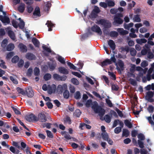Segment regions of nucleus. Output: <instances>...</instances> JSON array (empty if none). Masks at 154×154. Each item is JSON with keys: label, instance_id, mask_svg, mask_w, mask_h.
Returning a JSON list of instances; mask_svg holds the SVG:
<instances>
[{"label": "nucleus", "instance_id": "obj_1", "mask_svg": "<svg viewBox=\"0 0 154 154\" xmlns=\"http://www.w3.org/2000/svg\"><path fill=\"white\" fill-rule=\"evenodd\" d=\"M91 104V108L93 109L94 112L98 114L99 116L102 117L105 113V111L101 106L98 105L96 101L92 102L91 100H88L86 103V105L87 107L90 106Z\"/></svg>", "mask_w": 154, "mask_h": 154}, {"label": "nucleus", "instance_id": "obj_2", "mask_svg": "<svg viewBox=\"0 0 154 154\" xmlns=\"http://www.w3.org/2000/svg\"><path fill=\"white\" fill-rule=\"evenodd\" d=\"M96 23L102 25L104 27L103 31L104 35H107V32H106V28H110L111 27V23L108 20L104 19H100L97 21Z\"/></svg>", "mask_w": 154, "mask_h": 154}, {"label": "nucleus", "instance_id": "obj_3", "mask_svg": "<svg viewBox=\"0 0 154 154\" xmlns=\"http://www.w3.org/2000/svg\"><path fill=\"white\" fill-rule=\"evenodd\" d=\"M122 17L123 15L121 13L116 14L114 16L113 24L117 25V24H122L123 22V20L121 18Z\"/></svg>", "mask_w": 154, "mask_h": 154}, {"label": "nucleus", "instance_id": "obj_4", "mask_svg": "<svg viewBox=\"0 0 154 154\" xmlns=\"http://www.w3.org/2000/svg\"><path fill=\"white\" fill-rule=\"evenodd\" d=\"M67 88V86L66 84H64L63 85H59L57 88V92L58 94H62L64 91H65Z\"/></svg>", "mask_w": 154, "mask_h": 154}, {"label": "nucleus", "instance_id": "obj_5", "mask_svg": "<svg viewBox=\"0 0 154 154\" xmlns=\"http://www.w3.org/2000/svg\"><path fill=\"white\" fill-rule=\"evenodd\" d=\"M153 71H154V63L151 65V67L148 71L147 74L146 75V79L148 81H149L151 79V74Z\"/></svg>", "mask_w": 154, "mask_h": 154}, {"label": "nucleus", "instance_id": "obj_6", "mask_svg": "<svg viewBox=\"0 0 154 154\" xmlns=\"http://www.w3.org/2000/svg\"><path fill=\"white\" fill-rule=\"evenodd\" d=\"M91 30L94 32L97 33L100 35L102 34V32L100 27L97 25H94L91 27Z\"/></svg>", "mask_w": 154, "mask_h": 154}, {"label": "nucleus", "instance_id": "obj_7", "mask_svg": "<svg viewBox=\"0 0 154 154\" xmlns=\"http://www.w3.org/2000/svg\"><path fill=\"white\" fill-rule=\"evenodd\" d=\"M116 69L119 71L123 70L124 69V63L121 60H119L117 63H116Z\"/></svg>", "mask_w": 154, "mask_h": 154}, {"label": "nucleus", "instance_id": "obj_8", "mask_svg": "<svg viewBox=\"0 0 154 154\" xmlns=\"http://www.w3.org/2000/svg\"><path fill=\"white\" fill-rule=\"evenodd\" d=\"M56 88L55 85L53 84L51 85H48V93L49 94L54 93Z\"/></svg>", "mask_w": 154, "mask_h": 154}, {"label": "nucleus", "instance_id": "obj_9", "mask_svg": "<svg viewBox=\"0 0 154 154\" xmlns=\"http://www.w3.org/2000/svg\"><path fill=\"white\" fill-rule=\"evenodd\" d=\"M26 95L29 97H32L34 95L33 91L31 87H29L26 89Z\"/></svg>", "mask_w": 154, "mask_h": 154}, {"label": "nucleus", "instance_id": "obj_10", "mask_svg": "<svg viewBox=\"0 0 154 154\" xmlns=\"http://www.w3.org/2000/svg\"><path fill=\"white\" fill-rule=\"evenodd\" d=\"M20 50L22 52H26L27 51V47L26 45L23 43H20L18 45Z\"/></svg>", "mask_w": 154, "mask_h": 154}, {"label": "nucleus", "instance_id": "obj_11", "mask_svg": "<svg viewBox=\"0 0 154 154\" xmlns=\"http://www.w3.org/2000/svg\"><path fill=\"white\" fill-rule=\"evenodd\" d=\"M26 119L29 122H31L32 121H37L36 119L35 116L32 114H31L29 115H28L26 117Z\"/></svg>", "mask_w": 154, "mask_h": 154}, {"label": "nucleus", "instance_id": "obj_12", "mask_svg": "<svg viewBox=\"0 0 154 154\" xmlns=\"http://www.w3.org/2000/svg\"><path fill=\"white\" fill-rule=\"evenodd\" d=\"M153 96V92L152 91H149L147 93L146 98L148 101L152 102L153 101L152 99Z\"/></svg>", "mask_w": 154, "mask_h": 154}, {"label": "nucleus", "instance_id": "obj_13", "mask_svg": "<svg viewBox=\"0 0 154 154\" xmlns=\"http://www.w3.org/2000/svg\"><path fill=\"white\" fill-rule=\"evenodd\" d=\"M26 58L29 60H34L36 58V57L33 54L31 53H28L25 56Z\"/></svg>", "mask_w": 154, "mask_h": 154}, {"label": "nucleus", "instance_id": "obj_14", "mask_svg": "<svg viewBox=\"0 0 154 154\" xmlns=\"http://www.w3.org/2000/svg\"><path fill=\"white\" fill-rule=\"evenodd\" d=\"M58 70L61 73L67 75L69 73L68 70L65 68L63 67H60L58 68Z\"/></svg>", "mask_w": 154, "mask_h": 154}, {"label": "nucleus", "instance_id": "obj_15", "mask_svg": "<svg viewBox=\"0 0 154 154\" xmlns=\"http://www.w3.org/2000/svg\"><path fill=\"white\" fill-rule=\"evenodd\" d=\"M0 20L4 23L8 24L10 23L9 19L6 17L0 16Z\"/></svg>", "mask_w": 154, "mask_h": 154}, {"label": "nucleus", "instance_id": "obj_16", "mask_svg": "<svg viewBox=\"0 0 154 154\" xmlns=\"http://www.w3.org/2000/svg\"><path fill=\"white\" fill-rule=\"evenodd\" d=\"M40 121L42 122H45L47 121L45 115L43 113H39L38 115Z\"/></svg>", "mask_w": 154, "mask_h": 154}, {"label": "nucleus", "instance_id": "obj_17", "mask_svg": "<svg viewBox=\"0 0 154 154\" xmlns=\"http://www.w3.org/2000/svg\"><path fill=\"white\" fill-rule=\"evenodd\" d=\"M108 44L112 50H114L116 48V45L114 42L112 40H109L108 42Z\"/></svg>", "mask_w": 154, "mask_h": 154}, {"label": "nucleus", "instance_id": "obj_18", "mask_svg": "<svg viewBox=\"0 0 154 154\" xmlns=\"http://www.w3.org/2000/svg\"><path fill=\"white\" fill-rule=\"evenodd\" d=\"M100 11V10L99 8L97 6H95L91 13V15L93 16L94 15V16L95 17L96 16V14L98 13Z\"/></svg>", "mask_w": 154, "mask_h": 154}, {"label": "nucleus", "instance_id": "obj_19", "mask_svg": "<svg viewBox=\"0 0 154 154\" xmlns=\"http://www.w3.org/2000/svg\"><path fill=\"white\" fill-rule=\"evenodd\" d=\"M46 25H47L48 28V31H51L52 30V28L54 27V24L51 21H47Z\"/></svg>", "mask_w": 154, "mask_h": 154}, {"label": "nucleus", "instance_id": "obj_20", "mask_svg": "<svg viewBox=\"0 0 154 154\" xmlns=\"http://www.w3.org/2000/svg\"><path fill=\"white\" fill-rule=\"evenodd\" d=\"M32 42L35 46L37 48H39L40 46V42L36 38H33L32 39Z\"/></svg>", "mask_w": 154, "mask_h": 154}, {"label": "nucleus", "instance_id": "obj_21", "mask_svg": "<svg viewBox=\"0 0 154 154\" xmlns=\"http://www.w3.org/2000/svg\"><path fill=\"white\" fill-rule=\"evenodd\" d=\"M111 64V62L109 59H106L102 62L101 65L102 67Z\"/></svg>", "mask_w": 154, "mask_h": 154}, {"label": "nucleus", "instance_id": "obj_22", "mask_svg": "<svg viewBox=\"0 0 154 154\" xmlns=\"http://www.w3.org/2000/svg\"><path fill=\"white\" fill-rule=\"evenodd\" d=\"M33 15L34 16H40V8L38 7H36L33 12Z\"/></svg>", "mask_w": 154, "mask_h": 154}, {"label": "nucleus", "instance_id": "obj_23", "mask_svg": "<svg viewBox=\"0 0 154 154\" xmlns=\"http://www.w3.org/2000/svg\"><path fill=\"white\" fill-rule=\"evenodd\" d=\"M10 150L14 154H18L20 151L18 149H16L14 147L11 146L10 147Z\"/></svg>", "mask_w": 154, "mask_h": 154}, {"label": "nucleus", "instance_id": "obj_24", "mask_svg": "<svg viewBox=\"0 0 154 154\" xmlns=\"http://www.w3.org/2000/svg\"><path fill=\"white\" fill-rule=\"evenodd\" d=\"M8 35L10 38L13 40L15 39V34L14 32L11 30H9L8 32Z\"/></svg>", "mask_w": 154, "mask_h": 154}, {"label": "nucleus", "instance_id": "obj_25", "mask_svg": "<svg viewBox=\"0 0 154 154\" xmlns=\"http://www.w3.org/2000/svg\"><path fill=\"white\" fill-rule=\"evenodd\" d=\"M51 6V4L49 2H48L46 3L45 6L44 8V10L45 11H48L50 9Z\"/></svg>", "mask_w": 154, "mask_h": 154}, {"label": "nucleus", "instance_id": "obj_26", "mask_svg": "<svg viewBox=\"0 0 154 154\" xmlns=\"http://www.w3.org/2000/svg\"><path fill=\"white\" fill-rule=\"evenodd\" d=\"M117 31L122 35H126L128 33V31L124 30L123 29H118Z\"/></svg>", "mask_w": 154, "mask_h": 154}, {"label": "nucleus", "instance_id": "obj_27", "mask_svg": "<svg viewBox=\"0 0 154 154\" xmlns=\"http://www.w3.org/2000/svg\"><path fill=\"white\" fill-rule=\"evenodd\" d=\"M133 21L134 22H140L141 21V20L139 17V16L137 14L134 15L133 18Z\"/></svg>", "mask_w": 154, "mask_h": 154}, {"label": "nucleus", "instance_id": "obj_28", "mask_svg": "<svg viewBox=\"0 0 154 154\" xmlns=\"http://www.w3.org/2000/svg\"><path fill=\"white\" fill-rule=\"evenodd\" d=\"M106 2L107 3V5L109 7H113L115 5L114 2L111 0H106Z\"/></svg>", "mask_w": 154, "mask_h": 154}, {"label": "nucleus", "instance_id": "obj_29", "mask_svg": "<svg viewBox=\"0 0 154 154\" xmlns=\"http://www.w3.org/2000/svg\"><path fill=\"white\" fill-rule=\"evenodd\" d=\"M102 136L103 139L105 140H106L109 138L108 134L106 132H103L102 133Z\"/></svg>", "mask_w": 154, "mask_h": 154}, {"label": "nucleus", "instance_id": "obj_30", "mask_svg": "<svg viewBox=\"0 0 154 154\" xmlns=\"http://www.w3.org/2000/svg\"><path fill=\"white\" fill-rule=\"evenodd\" d=\"M25 8V5L24 4H21L18 8L19 11L20 12H23Z\"/></svg>", "mask_w": 154, "mask_h": 154}, {"label": "nucleus", "instance_id": "obj_31", "mask_svg": "<svg viewBox=\"0 0 154 154\" xmlns=\"http://www.w3.org/2000/svg\"><path fill=\"white\" fill-rule=\"evenodd\" d=\"M10 80L13 82L15 84H17L18 83L17 79H16V76L15 75H13L10 77Z\"/></svg>", "mask_w": 154, "mask_h": 154}, {"label": "nucleus", "instance_id": "obj_32", "mask_svg": "<svg viewBox=\"0 0 154 154\" xmlns=\"http://www.w3.org/2000/svg\"><path fill=\"white\" fill-rule=\"evenodd\" d=\"M104 119L106 122L109 123L111 122V117L108 115H106L104 116Z\"/></svg>", "mask_w": 154, "mask_h": 154}, {"label": "nucleus", "instance_id": "obj_33", "mask_svg": "<svg viewBox=\"0 0 154 154\" xmlns=\"http://www.w3.org/2000/svg\"><path fill=\"white\" fill-rule=\"evenodd\" d=\"M57 60L60 63L63 64H65L66 63L65 59L61 56L58 57Z\"/></svg>", "mask_w": 154, "mask_h": 154}, {"label": "nucleus", "instance_id": "obj_34", "mask_svg": "<svg viewBox=\"0 0 154 154\" xmlns=\"http://www.w3.org/2000/svg\"><path fill=\"white\" fill-rule=\"evenodd\" d=\"M14 45L12 43L9 44L7 47V49L8 51H11L14 49Z\"/></svg>", "mask_w": 154, "mask_h": 154}, {"label": "nucleus", "instance_id": "obj_35", "mask_svg": "<svg viewBox=\"0 0 154 154\" xmlns=\"http://www.w3.org/2000/svg\"><path fill=\"white\" fill-rule=\"evenodd\" d=\"M136 42L139 44H142V43H144L147 42V40L145 39H137Z\"/></svg>", "mask_w": 154, "mask_h": 154}, {"label": "nucleus", "instance_id": "obj_36", "mask_svg": "<svg viewBox=\"0 0 154 154\" xmlns=\"http://www.w3.org/2000/svg\"><path fill=\"white\" fill-rule=\"evenodd\" d=\"M81 113L79 109H77L73 113V115L75 116L78 117L80 115Z\"/></svg>", "mask_w": 154, "mask_h": 154}, {"label": "nucleus", "instance_id": "obj_37", "mask_svg": "<svg viewBox=\"0 0 154 154\" xmlns=\"http://www.w3.org/2000/svg\"><path fill=\"white\" fill-rule=\"evenodd\" d=\"M67 64L71 69H72L74 70H76V67L72 63L67 61ZM77 70H78V69H77Z\"/></svg>", "mask_w": 154, "mask_h": 154}, {"label": "nucleus", "instance_id": "obj_38", "mask_svg": "<svg viewBox=\"0 0 154 154\" xmlns=\"http://www.w3.org/2000/svg\"><path fill=\"white\" fill-rule=\"evenodd\" d=\"M125 125L129 128H131L132 125L131 122L128 120H125L124 122Z\"/></svg>", "mask_w": 154, "mask_h": 154}, {"label": "nucleus", "instance_id": "obj_39", "mask_svg": "<svg viewBox=\"0 0 154 154\" xmlns=\"http://www.w3.org/2000/svg\"><path fill=\"white\" fill-rule=\"evenodd\" d=\"M134 25V23H131L128 24H124V26L125 29L129 30L131 27H132Z\"/></svg>", "mask_w": 154, "mask_h": 154}, {"label": "nucleus", "instance_id": "obj_40", "mask_svg": "<svg viewBox=\"0 0 154 154\" xmlns=\"http://www.w3.org/2000/svg\"><path fill=\"white\" fill-rule=\"evenodd\" d=\"M81 94L79 91L76 92L74 94V97L77 100L80 99L81 97Z\"/></svg>", "mask_w": 154, "mask_h": 154}, {"label": "nucleus", "instance_id": "obj_41", "mask_svg": "<svg viewBox=\"0 0 154 154\" xmlns=\"http://www.w3.org/2000/svg\"><path fill=\"white\" fill-rule=\"evenodd\" d=\"M17 90L19 93L23 95H26V91H25L22 89L20 88H17Z\"/></svg>", "mask_w": 154, "mask_h": 154}, {"label": "nucleus", "instance_id": "obj_42", "mask_svg": "<svg viewBox=\"0 0 154 154\" xmlns=\"http://www.w3.org/2000/svg\"><path fill=\"white\" fill-rule=\"evenodd\" d=\"M109 35L111 37H117L118 36V34L117 32L113 31L110 32Z\"/></svg>", "mask_w": 154, "mask_h": 154}, {"label": "nucleus", "instance_id": "obj_43", "mask_svg": "<svg viewBox=\"0 0 154 154\" xmlns=\"http://www.w3.org/2000/svg\"><path fill=\"white\" fill-rule=\"evenodd\" d=\"M62 134L64 136V137L67 140L71 139V137L70 135L65 132H62Z\"/></svg>", "mask_w": 154, "mask_h": 154}, {"label": "nucleus", "instance_id": "obj_44", "mask_svg": "<svg viewBox=\"0 0 154 154\" xmlns=\"http://www.w3.org/2000/svg\"><path fill=\"white\" fill-rule=\"evenodd\" d=\"M129 133L128 130L126 129H124L123 131L122 135L126 137L128 136Z\"/></svg>", "mask_w": 154, "mask_h": 154}, {"label": "nucleus", "instance_id": "obj_45", "mask_svg": "<svg viewBox=\"0 0 154 154\" xmlns=\"http://www.w3.org/2000/svg\"><path fill=\"white\" fill-rule=\"evenodd\" d=\"M130 53L131 55L132 56H134L136 54V51L134 48H131L130 50Z\"/></svg>", "mask_w": 154, "mask_h": 154}, {"label": "nucleus", "instance_id": "obj_46", "mask_svg": "<svg viewBox=\"0 0 154 154\" xmlns=\"http://www.w3.org/2000/svg\"><path fill=\"white\" fill-rule=\"evenodd\" d=\"M19 60V57L17 56H14L12 59L11 61L14 63H16Z\"/></svg>", "mask_w": 154, "mask_h": 154}, {"label": "nucleus", "instance_id": "obj_47", "mask_svg": "<svg viewBox=\"0 0 154 154\" xmlns=\"http://www.w3.org/2000/svg\"><path fill=\"white\" fill-rule=\"evenodd\" d=\"M63 95L65 98L66 99L68 98L69 97V91L66 90L64 92Z\"/></svg>", "mask_w": 154, "mask_h": 154}, {"label": "nucleus", "instance_id": "obj_48", "mask_svg": "<svg viewBox=\"0 0 154 154\" xmlns=\"http://www.w3.org/2000/svg\"><path fill=\"white\" fill-rule=\"evenodd\" d=\"M147 70V69H146V70H143L142 69L139 72L138 74V76L140 77H142L143 75L146 73V71Z\"/></svg>", "mask_w": 154, "mask_h": 154}, {"label": "nucleus", "instance_id": "obj_49", "mask_svg": "<svg viewBox=\"0 0 154 154\" xmlns=\"http://www.w3.org/2000/svg\"><path fill=\"white\" fill-rule=\"evenodd\" d=\"M71 82L74 84L76 85H78L79 84V82L78 80L75 78H73L71 79Z\"/></svg>", "mask_w": 154, "mask_h": 154}, {"label": "nucleus", "instance_id": "obj_50", "mask_svg": "<svg viewBox=\"0 0 154 154\" xmlns=\"http://www.w3.org/2000/svg\"><path fill=\"white\" fill-rule=\"evenodd\" d=\"M39 69L38 68L35 67L34 70V74L35 76L38 75L39 74Z\"/></svg>", "mask_w": 154, "mask_h": 154}, {"label": "nucleus", "instance_id": "obj_51", "mask_svg": "<svg viewBox=\"0 0 154 154\" xmlns=\"http://www.w3.org/2000/svg\"><path fill=\"white\" fill-rule=\"evenodd\" d=\"M108 74L110 76V78L111 79L115 80L116 79V75L114 74L113 72H108Z\"/></svg>", "mask_w": 154, "mask_h": 154}, {"label": "nucleus", "instance_id": "obj_52", "mask_svg": "<svg viewBox=\"0 0 154 154\" xmlns=\"http://www.w3.org/2000/svg\"><path fill=\"white\" fill-rule=\"evenodd\" d=\"M51 77V75L50 74H46L44 76L45 80L47 81L50 79Z\"/></svg>", "mask_w": 154, "mask_h": 154}, {"label": "nucleus", "instance_id": "obj_53", "mask_svg": "<svg viewBox=\"0 0 154 154\" xmlns=\"http://www.w3.org/2000/svg\"><path fill=\"white\" fill-rule=\"evenodd\" d=\"M18 25L20 28L23 29L25 26V23L23 20H20Z\"/></svg>", "mask_w": 154, "mask_h": 154}, {"label": "nucleus", "instance_id": "obj_54", "mask_svg": "<svg viewBox=\"0 0 154 154\" xmlns=\"http://www.w3.org/2000/svg\"><path fill=\"white\" fill-rule=\"evenodd\" d=\"M129 81L132 85L134 86H136L137 85L136 81L134 79L130 78L129 79Z\"/></svg>", "mask_w": 154, "mask_h": 154}, {"label": "nucleus", "instance_id": "obj_55", "mask_svg": "<svg viewBox=\"0 0 154 154\" xmlns=\"http://www.w3.org/2000/svg\"><path fill=\"white\" fill-rule=\"evenodd\" d=\"M42 47L43 49L45 50L46 51L49 53L51 52V50L50 48L47 47L45 45H43Z\"/></svg>", "mask_w": 154, "mask_h": 154}, {"label": "nucleus", "instance_id": "obj_56", "mask_svg": "<svg viewBox=\"0 0 154 154\" xmlns=\"http://www.w3.org/2000/svg\"><path fill=\"white\" fill-rule=\"evenodd\" d=\"M106 103L108 104V106L109 107H112L113 105L112 103L111 100L109 99H106Z\"/></svg>", "mask_w": 154, "mask_h": 154}, {"label": "nucleus", "instance_id": "obj_57", "mask_svg": "<svg viewBox=\"0 0 154 154\" xmlns=\"http://www.w3.org/2000/svg\"><path fill=\"white\" fill-rule=\"evenodd\" d=\"M8 43V40L7 39H4L2 42L1 45L4 48L5 47L7 44Z\"/></svg>", "mask_w": 154, "mask_h": 154}, {"label": "nucleus", "instance_id": "obj_58", "mask_svg": "<svg viewBox=\"0 0 154 154\" xmlns=\"http://www.w3.org/2000/svg\"><path fill=\"white\" fill-rule=\"evenodd\" d=\"M56 66L55 64L52 63L49 65V67L51 70L52 71L54 70Z\"/></svg>", "mask_w": 154, "mask_h": 154}, {"label": "nucleus", "instance_id": "obj_59", "mask_svg": "<svg viewBox=\"0 0 154 154\" xmlns=\"http://www.w3.org/2000/svg\"><path fill=\"white\" fill-rule=\"evenodd\" d=\"M14 53L13 52H11L7 54L6 56V58L7 59H10L13 55Z\"/></svg>", "mask_w": 154, "mask_h": 154}, {"label": "nucleus", "instance_id": "obj_60", "mask_svg": "<svg viewBox=\"0 0 154 154\" xmlns=\"http://www.w3.org/2000/svg\"><path fill=\"white\" fill-rule=\"evenodd\" d=\"M121 131V128L120 127H117L114 130V132L116 134L119 133Z\"/></svg>", "mask_w": 154, "mask_h": 154}, {"label": "nucleus", "instance_id": "obj_61", "mask_svg": "<svg viewBox=\"0 0 154 154\" xmlns=\"http://www.w3.org/2000/svg\"><path fill=\"white\" fill-rule=\"evenodd\" d=\"M137 137L138 139H139L140 140H144L145 139V137L144 135L142 134H138L137 136Z\"/></svg>", "mask_w": 154, "mask_h": 154}, {"label": "nucleus", "instance_id": "obj_62", "mask_svg": "<svg viewBox=\"0 0 154 154\" xmlns=\"http://www.w3.org/2000/svg\"><path fill=\"white\" fill-rule=\"evenodd\" d=\"M100 5L104 8H106L107 7V3L104 2H100L99 4Z\"/></svg>", "mask_w": 154, "mask_h": 154}, {"label": "nucleus", "instance_id": "obj_63", "mask_svg": "<svg viewBox=\"0 0 154 154\" xmlns=\"http://www.w3.org/2000/svg\"><path fill=\"white\" fill-rule=\"evenodd\" d=\"M112 89L114 91H116L118 90L119 87L118 85L115 84H112L111 86Z\"/></svg>", "mask_w": 154, "mask_h": 154}, {"label": "nucleus", "instance_id": "obj_64", "mask_svg": "<svg viewBox=\"0 0 154 154\" xmlns=\"http://www.w3.org/2000/svg\"><path fill=\"white\" fill-rule=\"evenodd\" d=\"M24 63V61L23 60H20L18 63V66L20 67L23 66Z\"/></svg>", "mask_w": 154, "mask_h": 154}]
</instances>
